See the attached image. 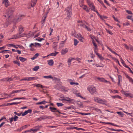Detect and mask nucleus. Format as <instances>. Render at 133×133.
I'll use <instances>...</instances> for the list:
<instances>
[{"label":"nucleus","mask_w":133,"mask_h":133,"mask_svg":"<svg viewBox=\"0 0 133 133\" xmlns=\"http://www.w3.org/2000/svg\"><path fill=\"white\" fill-rule=\"evenodd\" d=\"M78 39L81 42H83V38L82 37L81 38H78Z\"/></svg>","instance_id":"62"},{"label":"nucleus","mask_w":133,"mask_h":133,"mask_svg":"<svg viewBox=\"0 0 133 133\" xmlns=\"http://www.w3.org/2000/svg\"><path fill=\"white\" fill-rule=\"evenodd\" d=\"M126 11L127 13L129 14H132V13L131 11L126 10Z\"/></svg>","instance_id":"53"},{"label":"nucleus","mask_w":133,"mask_h":133,"mask_svg":"<svg viewBox=\"0 0 133 133\" xmlns=\"http://www.w3.org/2000/svg\"><path fill=\"white\" fill-rule=\"evenodd\" d=\"M46 103V101L44 100L43 101H42L37 103H36V104L38 105V104H45V103Z\"/></svg>","instance_id":"20"},{"label":"nucleus","mask_w":133,"mask_h":133,"mask_svg":"<svg viewBox=\"0 0 133 133\" xmlns=\"http://www.w3.org/2000/svg\"><path fill=\"white\" fill-rule=\"evenodd\" d=\"M124 94L127 97L129 96L131 98L133 97V95L131 94L124 93Z\"/></svg>","instance_id":"17"},{"label":"nucleus","mask_w":133,"mask_h":133,"mask_svg":"<svg viewBox=\"0 0 133 133\" xmlns=\"http://www.w3.org/2000/svg\"><path fill=\"white\" fill-rule=\"evenodd\" d=\"M96 101L98 103L101 104H105V103L106 101L105 100H103L101 99H96Z\"/></svg>","instance_id":"5"},{"label":"nucleus","mask_w":133,"mask_h":133,"mask_svg":"<svg viewBox=\"0 0 133 133\" xmlns=\"http://www.w3.org/2000/svg\"><path fill=\"white\" fill-rule=\"evenodd\" d=\"M94 110H95L97 112H99V111L100 112V113H102V111L100 110V109H98L97 108H95L94 109Z\"/></svg>","instance_id":"44"},{"label":"nucleus","mask_w":133,"mask_h":133,"mask_svg":"<svg viewBox=\"0 0 133 133\" xmlns=\"http://www.w3.org/2000/svg\"><path fill=\"white\" fill-rule=\"evenodd\" d=\"M19 58L21 61L22 62H24L27 59L25 58H23L21 57H19Z\"/></svg>","instance_id":"21"},{"label":"nucleus","mask_w":133,"mask_h":133,"mask_svg":"<svg viewBox=\"0 0 133 133\" xmlns=\"http://www.w3.org/2000/svg\"><path fill=\"white\" fill-rule=\"evenodd\" d=\"M39 54L38 53H37L35 54V55L34 56L35 58H36L38 56Z\"/></svg>","instance_id":"64"},{"label":"nucleus","mask_w":133,"mask_h":133,"mask_svg":"<svg viewBox=\"0 0 133 133\" xmlns=\"http://www.w3.org/2000/svg\"><path fill=\"white\" fill-rule=\"evenodd\" d=\"M37 0H32L33 4H31V6L32 7H34L35 5L37 2Z\"/></svg>","instance_id":"25"},{"label":"nucleus","mask_w":133,"mask_h":133,"mask_svg":"<svg viewBox=\"0 0 133 133\" xmlns=\"http://www.w3.org/2000/svg\"><path fill=\"white\" fill-rule=\"evenodd\" d=\"M106 47L107 49H108L112 53H113L114 54H115V53H116V52L114 51H112L111 49L110 48H109L108 46H106Z\"/></svg>","instance_id":"35"},{"label":"nucleus","mask_w":133,"mask_h":133,"mask_svg":"<svg viewBox=\"0 0 133 133\" xmlns=\"http://www.w3.org/2000/svg\"><path fill=\"white\" fill-rule=\"evenodd\" d=\"M63 99H62V101H68V100H70L71 98H70L69 97H66V98H65L64 97H63Z\"/></svg>","instance_id":"28"},{"label":"nucleus","mask_w":133,"mask_h":133,"mask_svg":"<svg viewBox=\"0 0 133 133\" xmlns=\"http://www.w3.org/2000/svg\"><path fill=\"white\" fill-rule=\"evenodd\" d=\"M95 12H96L97 14V15L98 16H99L100 17H102V15H101L98 12V11L97 10H95Z\"/></svg>","instance_id":"59"},{"label":"nucleus","mask_w":133,"mask_h":133,"mask_svg":"<svg viewBox=\"0 0 133 133\" xmlns=\"http://www.w3.org/2000/svg\"><path fill=\"white\" fill-rule=\"evenodd\" d=\"M48 64L50 66H52L54 64V62L52 59H50L48 61Z\"/></svg>","instance_id":"16"},{"label":"nucleus","mask_w":133,"mask_h":133,"mask_svg":"<svg viewBox=\"0 0 133 133\" xmlns=\"http://www.w3.org/2000/svg\"><path fill=\"white\" fill-rule=\"evenodd\" d=\"M39 66H37L33 68V70L36 71H37L39 69Z\"/></svg>","instance_id":"26"},{"label":"nucleus","mask_w":133,"mask_h":133,"mask_svg":"<svg viewBox=\"0 0 133 133\" xmlns=\"http://www.w3.org/2000/svg\"><path fill=\"white\" fill-rule=\"evenodd\" d=\"M106 30L107 32L109 34L112 35L113 34V33L110 31L109 30H107V29H106Z\"/></svg>","instance_id":"51"},{"label":"nucleus","mask_w":133,"mask_h":133,"mask_svg":"<svg viewBox=\"0 0 133 133\" xmlns=\"http://www.w3.org/2000/svg\"><path fill=\"white\" fill-rule=\"evenodd\" d=\"M68 49L67 48L65 49H62V50L61 54H65L66 52H68Z\"/></svg>","instance_id":"10"},{"label":"nucleus","mask_w":133,"mask_h":133,"mask_svg":"<svg viewBox=\"0 0 133 133\" xmlns=\"http://www.w3.org/2000/svg\"><path fill=\"white\" fill-rule=\"evenodd\" d=\"M13 37L12 38H11V39H16L18 38V37H17V36H16V35H14L13 36Z\"/></svg>","instance_id":"58"},{"label":"nucleus","mask_w":133,"mask_h":133,"mask_svg":"<svg viewBox=\"0 0 133 133\" xmlns=\"http://www.w3.org/2000/svg\"><path fill=\"white\" fill-rule=\"evenodd\" d=\"M14 10L12 9V8H9L7 11L6 15L8 17V18H9L13 14Z\"/></svg>","instance_id":"3"},{"label":"nucleus","mask_w":133,"mask_h":133,"mask_svg":"<svg viewBox=\"0 0 133 133\" xmlns=\"http://www.w3.org/2000/svg\"><path fill=\"white\" fill-rule=\"evenodd\" d=\"M124 75L126 77L129 79V81L133 84V79L130 77L127 74L124 73Z\"/></svg>","instance_id":"6"},{"label":"nucleus","mask_w":133,"mask_h":133,"mask_svg":"<svg viewBox=\"0 0 133 133\" xmlns=\"http://www.w3.org/2000/svg\"><path fill=\"white\" fill-rule=\"evenodd\" d=\"M49 109L50 111L52 112H56V111L57 110V109L55 107H50Z\"/></svg>","instance_id":"14"},{"label":"nucleus","mask_w":133,"mask_h":133,"mask_svg":"<svg viewBox=\"0 0 133 133\" xmlns=\"http://www.w3.org/2000/svg\"><path fill=\"white\" fill-rule=\"evenodd\" d=\"M56 104H57V105L58 107H60V106L62 107L64 105V104H63L59 103H56Z\"/></svg>","instance_id":"37"},{"label":"nucleus","mask_w":133,"mask_h":133,"mask_svg":"<svg viewBox=\"0 0 133 133\" xmlns=\"http://www.w3.org/2000/svg\"><path fill=\"white\" fill-rule=\"evenodd\" d=\"M34 86H36L37 87H41L42 88H43L44 87L42 85L39 84H34Z\"/></svg>","instance_id":"18"},{"label":"nucleus","mask_w":133,"mask_h":133,"mask_svg":"<svg viewBox=\"0 0 133 133\" xmlns=\"http://www.w3.org/2000/svg\"><path fill=\"white\" fill-rule=\"evenodd\" d=\"M23 31V28L22 27V26L20 25L19 26V34H21Z\"/></svg>","instance_id":"11"},{"label":"nucleus","mask_w":133,"mask_h":133,"mask_svg":"<svg viewBox=\"0 0 133 133\" xmlns=\"http://www.w3.org/2000/svg\"><path fill=\"white\" fill-rule=\"evenodd\" d=\"M28 113H27V112H26V111H25L23 113H22V116H25Z\"/></svg>","instance_id":"57"},{"label":"nucleus","mask_w":133,"mask_h":133,"mask_svg":"<svg viewBox=\"0 0 133 133\" xmlns=\"http://www.w3.org/2000/svg\"><path fill=\"white\" fill-rule=\"evenodd\" d=\"M112 58L114 60H115V62H117L118 63L119 65V66H121L119 63V62L118 60L117 59H116V58H115V57H113Z\"/></svg>","instance_id":"34"},{"label":"nucleus","mask_w":133,"mask_h":133,"mask_svg":"<svg viewBox=\"0 0 133 133\" xmlns=\"http://www.w3.org/2000/svg\"><path fill=\"white\" fill-rule=\"evenodd\" d=\"M102 123H104L105 124H111V125H112L113 126H115L116 127H120V126L119 125H117L116 124H114L113 123H110V122H102Z\"/></svg>","instance_id":"13"},{"label":"nucleus","mask_w":133,"mask_h":133,"mask_svg":"<svg viewBox=\"0 0 133 133\" xmlns=\"http://www.w3.org/2000/svg\"><path fill=\"white\" fill-rule=\"evenodd\" d=\"M18 118V117L17 116H16V115H15L14 116V121H16L17 119Z\"/></svg>","instance_id":"48"},{"label":"nucleus","mask_w":133,"mask_h":133,"mask_svg":"<svg viewBox=\"0 0 133 133\" xmlns=\"http://www.w3.org/2000/svg\"><path fill=\"white\" fill-rule=\"evenodd\" d=\"M95 79L96 80V79H98L99 81L101 82H103L104 81V78H100L99 77H95Z\"/></svg>","instance_id":"12"},{"label":"nucleus","mask_w":133,"mask_h":133,"mask_svg":"<svg viewBox=\"0 0 133 133\" xmlns=\"http://www.w3.org/2000/svg\"><path fill=\"white\" fill-rule=\"evenodd\" d=\"M10 24V22H6L5 23V24L4 25V27L5 28H6Z\"/></svg>","instance_id":"39"},{"label":"nucleus","mask_w":133,"mask_h":133,"mask_svg":"<svg viewBox=\"0 0 133 133\" xmlns=\"http://www.w3.org/2000/svg\"><path fill=\"white\" fill-rule=\"evenodd\" d=\"M26 111L27 112L28 114V113H31L32 111L31 110L29 109Z\"/></svg>","instance_id":"61"},{"label":"nucleus","mask_w":133,"mask_h":133,"mask_svg":"<svg viewBox=\"0 0 133 133\" xmlns=\"http://www.w3.org/2000/svg\"><path fill=\"white\" fill-rule=\"evenodd\" d=\"M69 103H74L75 101L74 99H71L70 100H68V101Z\"/></svg>","instance_id":"23"},{"label":"nucleus","mask_w":133,"mask_h":133,"mask_svg":"<svg viewBox=\"0 0 133 133\" xmlns=\"http://www.w3.org/2000/svg\"><path fill=\"white\" fill-rule=\"evenodd\" d=\"M43 77L46 78H53L51 75L48 76H44Z\"/></svg>","instance_id":"32"},{"label":"nucleus","mask_w":133,"mask_h":133,"mask_svg":"<svg viewBox=\"0 0 133 133\" xmlns=\"http://www.w3.org/2000/svg\"><path fill=\"white\" fill-rule=\"evenodd\" d=\"M24 17V15H22L21 16H20L18 18V20H21V19H23V17Z\"/></svg>","instance_id":"42"},{"label":"nucleus","mask_w":133,"mask_h":133,"mask_svg":"<svg viewBox=\"0 0 133 133\" xmlns=\"http://www.w3.org/2000/svg\"><path fill=\"white\" fill-rule=\"evenodd\" d=\"M58 52H57L55 53H52L48 55L47 57H48L49 56H55L57 54H58Z\"/></svg>","instance_id":"22"},{"label":"nucleus","mask_w":133,"mask_h":133,"mask_svg":"<svg viewBox=\"0 0 133 133\" xmlns=\"http://www.w3.org/2000/svg\"><path fill=\"white\" fill-rule=\"evenodd\" d=\"M43 116V120L51 119V118H54V117H51L46 115H44Z\"/></svg>","instance_id":"7"},{"label":"nucleus","mask_w":133,"mask_h":133,"mask_svg":"<svg viewBox=\"0 0 133 133\" xmlns=\"http://www.w3.org/2000/svg\"><path fill=\"white\" fill-rule=\"evenodd\" d=\"M38 78L37 77H31V81L33 80H36Z\"/></svg>","instance_id":"46"},{"label":"nucleus","mask_w":133,"mask_h":133,"mask_svg":"<svg viewBox=\"0 0 133 133\" xmlns=\"http://www.w3.org/2000/svg\"><path fill=\"white\" fill-rule=\"evenodd\" d=\"M4 119L6 120V119L5 117L4 116H3L2 117L1 119H0V122L3 120Z\"/></svg>","instance_id":"60"},{"label":"nucleus","mask_w":133,"mask_h":133,"mask_svg":"<svg viewBox=\"0 0 133 133\" xmlns=\"http://www.w3.org/2000/svg\"><path fill=\"white\" fill-rule=\"evenodd\" d=\"M87 89L91 94H96L97 93L96 89L95 87L93 86L89 87Z\"/></svg>","instance_id":"2"},{"label":"nucleus","mask_w":133,"mask_h":133,"mask_svg":"<svg viewBox=\"0 0 133 133\" xmlns=\"http://www.w3.org/2000/svg\"><path fill=\"white\" fill-rule=\"evenodd\" d=\"M77 129V127H71L70 128H67V129L68 130L69 129Z\"/></svg>","instance_id":"47"},{"label":"nucleus","mask_w":133,"mask_h":133,"mask_svg":"<svg viewBox=\"0 0 133 133\" xmlns=\"http://www.w3.org/2000/svg\"><path fill=\"white\" fill-rule=\"evenodd\" d=\"M9 120L10 121V123L12 122L13 121H14V117H12L11 118H9Z\"/></svg>","instance_id":"49"},{"label":"nucleus","mask_w":133,"mask_h":133,"mask_svg":"<svg viewBox=\"0 0 133 133\" xmlns=\"http://www.w3.org/2000/svg\"><path fill=\"white\" fill-rule=\"evenodd\" d=\"M9 120L10 121V123L12 122L13 121H14V117H12L11 118H9Z\"/></svg>","instance_id":"50"},{"label":"nucleus","mask_w":133,"mask_h":133,"mask_svg":"<svg viewBox=\"0 0 133 133\" xmlns=\"http://www.w3.org/2000/svg\"><path fill=\"white\" fill-rule=\"evenodd\" d=\"M37 121H41L42 120H43V116H41L39 117V118H37Z\"/></svg>","instance_id":"38"},{"label":"nucleus","mask_w":133,"mask_h":133,"mask_svg":"<svg viewBox=\"0 0 133 133\" xmlns=\"http://www.w3.org/2000/svg\"><path fill=\"white\" fill-rule=\"evenodd\" d=\"M92 43L94 46L95 47V49H96L97 48V45L96 44V43H95V42L94 40V39H93L92 40Z\"/></svg>","instance_id":"33"},{"label":"nucleus","mask_w":133,"mask_h":133,"mask_svg":"<svg viewBox=\"0 0 133 133\" xmlns=\"http://www.w3.org/2000/svg\"><path fill=\"white\" fill-rule=\"evenodd\" d=\"M100 17L101 19L102 20H103V18L106 19L108 18L107 17L104 16H102V17Z\"/></svg>","instance_id":"52"},{"label":"nucleus","mask_w":133,"mask_h":133,"mask_svg":"<svg viewBox=\"0 0 133 133\" xmlns=\"http://www.w3.org/2000/svg\"><path fill=\"white\" fill-rule=\"evenodd\" d=\"M8 46L9 47H11V46H13L14 47L15 46V45L13 44H8Z\"/></svg>","instance_id":"56"},{"label":"nucleus","mask_w":133,"mask_h":133,"mask_svg":"<svg viewBox=\"0 0 133 133\" xmlns=\"http://www.w3.org/2000/svg\"><path fill=\"white\" fill-rule=\"evenodd\" d=\"M89 5L90 7L91 10L95 11V6L93 4L90 2H89Z\"/></svg>","instance_id":"8"},{"label":"nucleus","mask_w":133,"mask_h":133,"mask_svg":"<svg viewBox=\"0 0 133 133\" xmlns=\"http://www.w3.org/2000/svg\"><path fill=\"white\" fill-rule=\"evenodd\" d=\"M29 126V125H25L24 126H22V128L23 129L26 128L27 127V126Z\"/></svg>","instance_id":"63"},{"label":"nucleus","mask_w":133,"mask_h":133,"mask_svg":"<svg viewBox=\"0 0 133 133\" xmlns=\"http://www.w3.org/2000/svg\"><path fill=\"white\" fill-rule=\"evenodd\" d=\"M46 16H44V19H43V20L41 22L42 23V24H43L44 23H45V18H46Z\"/></svg>","instance_id":"54"},{"label":"nucleus","mask_w":133,"mask_h":133,"mask_svg":"<svg viewBox=\"0 0 133 133\" xmlns=\"http://www.w3.org/2000/svg\"><path fill=\"white\" fill-rule=\"evenodd\" d=\"M117 113L121 117H123V114L121 112H117Z\"/></svg>","instance_id":"43"},{"label":"nucleus","mask_w":133,"mask_h":133,"mask_svg":"<svg viewBox=\"0 0 133 133\" xmlns=\"http://www.w3.org/2000/svg\"><path fill=\"white\" fill-rule=\"evenodd\" d=\"M84 26V28L86 29L87 30L90 31H91V30L90 28L88 27V26L85 25H83Z\"/></svg>","instance_id":"27"},{"label":"nucleus","mask_w":133,"mask_h":133,"mask_svg":"<svg viewBox=\"0 0 133 133\" xmlns=\"http://www.w3.org/2000/svg\"><path fill=\"white\" fill-rule=\"evenodd\" d=\"M21 102H13L11 103H8V104L9 105H12L13 104H20Z\"/></svg>","instance_id":"36"},{"label":"nucleus","mask_w":133,"mask_h":133,"mask_svg":"<svg viewBox=\"0 0 133 133\" xmlns=\"http://www.w3.org/2000/svg\"><path fill=\"white\" fill-rule=\"evenodd\" d=\"M118 85L119 86L120 85V79L122 78V76L120 75H118Z\"/></svg>","instance_id":"31"},{"label":"nucleus","mask_w":133,"mask_h":133,"mask_svg":"<svg viewBox=\"0 0 133 133\" xmlns=\"http://www.w3.org/2000/svg\"><path fill=\"white\" fill-rule=\"evenodd\" d=\"M108 129L109 130H111V131H123V130H122L121 129H117V130H116L115 129H114L113 128H108Z\"/></svg>","instance_id":"19"},{"label":"nucleus","mask_w":133,"mask_h":133,"mask_svg":"<svg viewBox=\"0 0 133 133\" xmlns=\"http://www.w3.org/2000/svg\"><path fill=\"white\" fill-rule=\"evenodd\" d=\"M35 33L30 32L29 33H28L26 35V37L28 38H29L30 37H31L33 36Z\"/></svg>","instance_id":"9"},{"label":"nucleus","mask_w":133,"mask_h":133,"mask_svg":"<svg viewBox=\"0 0 133 133\" xmlns=\"http://www.w3.org/2000/svg\"><path fill=\"white\" fill-rule=\"evenodd\" d=\"M120 59H121V63H122L123 65L124 66L126 64L125 63L124 61L123 60L121 57H120Z\"/></svg>","instance_id":"40"},{"label":"nucleus","mask_w":133,"mask_h":133,"mask_svg":"<svg viewBox=\"0 0 133 133\" xmlns=\"http://www.w3.org/2000/svg\"><path fill=\"white\" fill-rule=\"evenodd\" d=\"M74 45L75 46H76L77 45L78 43L79 42V41H77V40L76 39H75L74 40Z\"/></svg>","instance_id":"29"},{"label":"nucleus","mask_w":133,"mask_h":133,"mask_svg":"<svg viewBox=\"0 0 133 133\" xmlns=\"http://www.w3.org/2000/svg\"><path fill=\"white\" fill-rule=\"evenodd\" d=\"M57 43H56L55 42H54L53 43V47L54 49H55L56 48L57 46Z\"/></svg>","instance_id":"30"},{"label":"nucleus","mask_w":133,"mask_h":133,"mask_svg":"<svg viewBox=\"0 0 133 133\" xmlns=\"http://www.w3.org/2000/svg\"><path fill=\"white\" fill-rule=\"evenodd\" d=\"M14 63L15 64H17L19 66H20V64L19 62H18L17 61H14Z\"/></svg>","instance_id":"45"},{"label":"nucleus","mask_w":133,"mask_h":133,"mask_svg":"<svg viewBox=\"0 0 133 133\" xmlns=\"http://www.w3.org/2000/svg\"><path fill=\"white\" fill-rule=\"evenodd\" d=\"M35 46L36 47V45H37L38 47H40L42 45L40 43H35Z\"/></svg>","instance_id":"41"},{"label":"nucleus","mask_w":133,"mask_h":133,"mask_svg":"<svg viewBox=\"0 0 133 133\" xmlns=\"http://www.w3.org/2000/svg\"><path fill=\"white\" fill-rule=\"evenodd\" d=\"M9 1L8 0H3L2 3L5 4V6L6 7H7L8 6Z\"/></svg>","instance_id":"15"},{"label":"nucleus","mask_w":133,"mask_h":133,"mask_svg":"<svg viewBox=\"0 0 133 133\" xmlns=\"http://www.w3.org/2000/svg\"><path fill=\"white\" fill-rule=\"evenodd\" d=\"M42 126H37L35 127L36 128L38 127V128L35 129H30L29 130H26V131L27 132H30L31 131H35L36 132L38 130H39L42 127Z\"/></svg>","instance_id":"4"},{"label":"nucleus","mask_w":133,"mask_h":133,"mask_svg":"<svg viewBox=\"0 0 133 133\" xmlns=\"http://www.w3.org/2000/svg\"><path fill=\"white\" fill-rule=\"evenodd\" d=\"M77 104L80 106H81L83 105L82 103L79 101H77Z\"/></svg>","instance_id":"55"},{"label":"nucleus","mask_w":133,"mask_h":133,"mask_svg":"<svg viewBox=\"0 0 133 133\" xmlns=\"http://www.w3.org/2000/svg\"><path fill=\"white\" fill-rule=\"evenodd\" d=\"M65 11L66 12L67 15V19H69L72 14L71 6H69L66 8L65 9Z\"/></svg>","instance_id":"1"},{"label":"nucleus","mask_w":133,"mask_h":133,"mask_svg":"<svg viewBox=\"0 0 133 133\" xmlns=\"http://www.w3.org/2000/svg\"><path fill=\"white\" fill-rule=\"evenodd\" d=\"M97 55L98 57L100 60L103 61L104 59V58L101 55H99V54H97Z\"/></svg>","instance_id":"24"}]
</instances>
